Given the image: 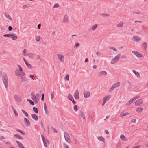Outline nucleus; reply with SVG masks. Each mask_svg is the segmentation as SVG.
Returning a JSON list of instances; mask_svg holds the SVG:
<instances>
[{"label":"nucleus","instance_id":"obj_45","mask_svg":"<svg viewBox=\"0 0 148 148\" xmlns=\"http://www.w3.org/2000/svg\"><path fill=\"white\" fill-rule=\"evenodd\" d=\"M31 99L33 101L37 99V97H36V96H35V95L33 96L32 97Z\"/></svg>","mask_w":148,"mask_h":148},{"label":"nucleus","instance_id":"obj_56","mask_svg":"<svg viewBox=\"0 0 148 148\" xmlns=\"http://www.w3.org/2000/svg\"><path fill=\"white\" fill-rule=\"evenodd\" d=\"M126 81H127V83L128 84L129 86H130V84H131V82H130V80H129V79H128V80H127Z\"/></svg>","mask_w":148,"mask_h":148},{"label":"nucleus","instance_id":"obj_34","mask_svg":"<svg viewBox=\"0 0 148 148\" xmlns=\"http://www.w3.org/2000/svg\"><path fill=\"white\" fill-rule=\"evenodd\" d=\"M25 64L29 68H32V65L28 63L27 62H25Z\"/></svg>","mask_w":148,"mask_h":148},{"label":"nucleus","instance_id":"obj_39","mask_svg":"<svg viewBox=\"0 0 148 148\" xmlns=\"http://www.w3.org/2000/svg\"><path fill=\"white\" fill-rule=\"evenodd\" d=\"M140 97V96L139 95H137V96H135V97H134L132 99H133V100L134 101L136 99H137L138 98H139Z\"/></svg>","mask_w":148,"mask_h":148},{"label":"nucleus","instance_id":"obj_14","mask_svg":"<svg viewBox=\"0 0 148 148\" xmlns=\"http://www.w3.org/2000/svg\"><path fill=\"white\" fill-rule=\"evenodd\" d=\"M11 36L12 39L14 40H16L18 38V37L15 34H11Z\"/></svg>","mask_w":148,"mask_h":148},{"label":"nucleus","instance_id":"obj_4","mask_svg":"<svg viewBox=\"0 0 148 148\" xmlns=\"http://www.w3.org/2000/svg\"><path fill=\"white\" fill-rule=\"evenodd\" d=\"M132 52L137 57L141 58L143 56V55L139 52L133 51H132Z\"/></svg>","mask_w":148,"mask_h":148},{"label":"nucleus","instance_id":"obj_53","mask_svg":"<svg viewBox=\"0 0 148 148\" xmlns=\"http://www.w3.org/2000/svg\"><path fill=\"white\" fill-rule=\"evenodd\" d=\"M44 93H43L42 94V97L41 98V100L42 101H43L44 100Z\"/></svg>","mask_w":148,"mask_h":148},{"label":"nucleus","instance_id":"obj_5","mask_svg":"<svg viewBox=\"0 0 148 148\" xmlns=\"http://www.w3.org/2000/svg\"><path fill=\"white\" fill-rule=\"evenodd\" d=\"M57 56L60 61L62 62H63L64 58V56L61 54H57Z\"/></svg>","mask_w":148,"mask_h":148},{"label":"nucleus","instance_id":"obj_38","mask_svg":"<svg viewBox=\"0 0 148 148\" xmlns=\"http://www.w3.org/2000/svg\"><path fill=\"white\" fill-rule=\"evenodd\" d=\"M11 34H5L3 35V36L4 37H11Z\"/></svg>","mask_w":148,"mask_h":148},{"label":"nucleus","instance_id":"obj_62","mask_svg":"<svg viewBox=\"0 0 148 148\" xmlns=\"http://www.w3.org/2000/svg\"><path fill=\"white\" fill-rule=\"evenodd\" d=\"M15 130L16 131H17V132H20V133H21V132H22V131L21 130H18V129L17 128H15Z\"/></svg>","mask_w":148,"mask_h":148},{"label":"nucleus","instance_id":"obj_8","mask_svg":"<svg viewBox=\"0 0 148 148\" xmlns=\"http://www.w3.org/2000/svg\"><path fill=\"white\" fill-rule=\"evenodd\" d=\"M14 97L15 100L17 101L18 102H21V99L19 95H14Z\"/></svg>","mask_w":148,"mask_h":148},{"label":"nucleus","instance_id":"obj_18","mask_svg":"<svg viewBox=\"0 0 148 148\" xmlns=\"http://www.w3.org/2000/svg\"><path fill=\"white\" fill-rule=\"evenodd\" d=\"M132 71L137 76V77L139 78H140L141 77L140 76V75L138 72L136 71L135 70H133Z\"/></svg>","mask_w":148,"mask_h":148},{"label":"nucleus","instance_id":"obj_15","mask_svg":"<svg viewBox=\"0 0 148 148\" xmlns=\"http://www.w3.org/2000/svg\"><path fill=\"white\" fill-rule=\"evenodd\" d=\"M90 93L89 92L87 91L84 92V95L85 98L88 97L90 95Z\"/></svg>","mask_w":148,"mask_h":148},{"label":"nucleus","instance_id":"obj_44","mask_svg":"<svg viewBox=\"0 0 148 148\" xmlns=\"http://www.w3.org/2000/svg\"><path fill=\"white\" fill-rule=\"evenodd\" d=\"M77 107V106L76 105H75L74 106L73 109H74V110L75 112H77L78 110Z\"/></svg>","mask_w":148,"mask_h":148},{"label":"nucleus","instance_id":"obj_20","mask_svg":"<svg viewBox=\"0 0 148 148\" xmlns=\"http://www.w3.org/2000/svg\"><path fill=\"white\" fill-rule=\"evenodd\" d=\"M120 138L123 141H127L126 137L124 135L122 134L120 136Z\"/></svg>","mask_w":148,"mask_h":148},{"label":"nucleus","instance_id":"obj_60","mask_svg":"<svg viewBox=\"0 0 148 148\" xmlns=\"http://www.w3.org/2000/svg\"><path fill=\"white\" fill-rule=\"evenodd\" d=\"M134 12L136 14H142L141 13V12L140 11H138V12H136L135 11H134Z\"/></svg>","mask_w":148,"mask_h":148},{"label":"nucleus","instance_id":"obj_32","mask_svg":"<svg viewBox=\"0 0 148 148\" xmlns=\"http://www.w3.org/2000/svg\"><path fill=\"white\" fill-rule=\"evenodd\" d=\"M21 110L26 117H28V116L29 115L28 113L22 109Z\"/></svg>","mask_w":148,"mask_h":148},{"label":"nucleus","instance_id":"obj_46","mask_svg":"<svg viewBox=\"0 0 148 148\" xmlns=\"http://www.w3.org/2000/svg\"><path fill=\"white\" fill-rule=\"evenodd\" d=\"M115 88L114 86L112 85V86L110 88V91H112Z\"/></svg>","mask_w":148,"mask_h":148},{"label":"nucleus","instance_id":"obj_30","mask_svg":"<svg viewBox=\"0 0 148 148\" xmlns=\"http://www.w3.org/2000/svg\"><path fill=\"white\" fill-rule=\"evenodd\" d=\"M98 140L100 141L104 142L105 140L104 138L101 136L98 137Z\"/></svg>","mask_w":148,"mask_h":148},{"label":"nucleus","instance_id":"obj_25","mask_svg":"<svg viewBox=\"0 0 148 148\" xmlns=\"http://www.w3.org/2000/svg\"><path fill=\"white\" fill-rule=\"evenodd\" d=\"M113 85L116 88L117 87H119L120 86V83L119 82H116L113 84Z\"/></svg>","mask_w":148,"mask_h":148},{"label":"nucleus","instance_id":"obj_9","mask_svg":"<svg viewBox=\"0 0 148 148\" xmlns=\"http://www.w3.org/2000/svg\"><path fill=\"white\" fill-rule=\"evenodd\" d=\"M64 135L65 140L67 142H69L68 140L70 138L69 134L67 132H65L64 133Z\"/></svg>","mask_w":148,"mask_h":148},{"label":"nucleus","instance_id":"obj_26","mask_svg":"<svg viewBox=\"0 0 148 148\" xmlns=\"http://www.w3.org/2000/svg\"><path fill=\"white\" fill-rule=\"evenodd\" d=\"M143 110V108L141 107H139L136 109V111L138 112H141Z\"/></svg>","mask_w":148,"mask_h":148},{"label":"nucleus","instance_id":"obj_40","mask_svg":"<svg viewBox=\"0 0 148 148\" xmlns=\"http://www.w3.org/2000/svg\"><path fill=\"white\" fill-rule=\"evenodd\" d=\"M140 97V96L139 95H137V96H135V97H134L132 99H133V100L134 101L136 99H137L138 98H139Z\"/></svg>","mask_w":148,"mask_h":148},{"label":"nucleus","instance_id":"obj_47","mask_svg":"<svg viewBox=\"0 0 148 148\" xmlns=\"http://www.w3.org/2000/svg\"><path fill=\"white\" fill-rule=\"evenodd\" d=\"M13 111L15 114V117H17L18 116V114L17 112L14 109L13 110Z\"/></svg>","mask_w":148,"mask_h":148},{"label":"nucleus","instance_id":"obj_54","mask_svg":"<svg viewBox=\"0 0 148 148\" xmlns=\"http://www.w3.org/2000/svg\"><path fill=\"white\" fill-rule=\"evenodd\" d=\"M64 148H70L69 147V146H68V145L65 143H64Z\"/></svg>","mask_w":148,"mask_h":148},{"label":"nucleus","instance_id":"obj_27","mask_svg":"<svg viewBox=\"0 0 148 148\" xmlns=\"http://www.w3.org/2000/svg\"><path fill=\"white\" fill-rule=\"evenodd\" d=\"M147 45V43L145 42L144 43H143L142 45V47H143L145 50L146 49Z\"/></svg>","mask_w":148,"mask_h":148},{"label":"nucleus","instance_id":"obj_10","mask_svg":"<svg viewBox=\"0 0 148 148\" xmlns=\"http://www.w3.org/2000/svg\"><path fill=\"white\" fill-rule=\"evenodd\" d=\"M24 121L25 125L27 127H29L30 125V123L29 120L26 118H24Z\"/></svg>","mask_w":148,"mask_h":148},{"label":"nucleus","instance_id":"obj_1","mask_svg":"<svg viewBox=\"0 0 148 148\" xmlns=\"http://www.w3.org/2000/svg\"><path fill=\"white\" fill-rule=\"evenodd\" d=\"M2 79L3 82L6 88H7L8 85V78L7 75L5 73H3L2 76Z\"/></svg>","mask_w":148,"mask_h":148},{"label":"nucleus","instance_id":"obj_36","mask_svg":"<svg viewBox=\"0 0 148 148\" xmlns=\"http://www.w3.org/2000/svg\"><path fill=\"white\" fill-rule=\"evenodd\" d=\"M69 99L71 101H72L73 99L72 96L71 94H69L68 96Z\"/></svg>","mask_w":148,"mask_h":148},{"label":"nucleus","instance_id":"obj_16","mask_svg":"<svg viewBox=\"0 0 148 148\" xmlns=\"http://www.w3.org/2000/svg\"><path fill=\"white\" fill-rule=\"evenodd\" d=\"M63 21V22L65 23L68 22L69 19L68 17V16L66 15H64V17Z\"/></svg>","mask_w":148,"mask_h":148},{"label":"nucleus","instance_id":"obj_35","mask_svg":"<svg viewBox=\"0 0 148 148\" xmlns=\"http://www.w3.org/2000/svg\"><path fill=\"white\" fill-rule=\"evenodd\" d=\"M123 22L120 23L117 25V26L118 27H122L123 26Z\"/></svg>","mask_w":148,"mask_h":148},{"label":"nucleus","instance_id":"obj_41","mask_svg":"<svg viewBox=\"0 0 148 148\" xmlns=\"http://www.w3.org/2000/svg\"><path fill=\"white\" fill-rule=\"evenodd\" d=\"M36 40L37 42H38L40 40V36H38L36 37Z\"/></svg>","mask_w":148,"mask_h":148},{"label":"nucleus","instance_id":"obj_58","mask_svg":"<svg viewBox=\"0 0 148 148\" xmlns=\"http://www.w3.org/2000/svg\"><path fill=\"white\" fill-rule=\"evenodd\" d=\"M141 147L140 145H138L134 147L133 148H140Z\"/></svg>","mask_w":148,"mask_h":148},{"label":"nucleus","instance_id":"obj_6","mask_svg":"<svg viewBox=\"0 0 148 148\" xmlns=\"http://www.w3.org/2000/svg\"><path fill=\"white\" fill-rule=\"evenodd\" d=\"M107 72L105 71H103L99 72L98 73V76L100 77L102 75H106L107 74Z\"/></svg>","mask_w":148,"mask_h":148},{"label":"nucleus","instance_id":"obj_11","mask_svg":"<svg viewBox=\"0 0 148 148\" xmlns=\"http://www.w3.org/2000/svg\"><path fill=\"white\" fill-rule=\"evenodd\" d=\"M143 102L142 100L140 99L136 101L135 104L136 106H139L143 104Z\"/></svg>","mask_w":148,"mask_h":148},{"label":"nucleus","instance_id":"obj_17","mask_svg":"<svg viewBox=\"0 0 148 148\" xmlns=\"http://www.w3.org/2000/svg\"><path fill=\"white\" fill-rule=\"evenodd\" d=\"M31 116L32 118L35 121L38 120V117L36 114H31Z\"/></svg>","mask_w":148,"mask_h":148},{"label":"nucleus","instance_id":"obj_33","mask_svg":"<svg viewBox=\"0 0 148 148\" xmlns=\"http://www.w3.org/2000/svg\"><path fill=\"white\" fill-rule=\"evenodd\" d=\"M97 28V24H95L92 27V29L94 31Z\"/></svg>","mask_w":148,"mask_h":148},{"label":"nucleus","instance_id":"obj_50","mask_svg":"<svg viewBox=\"0 0 148 148\" xmlns=\"http://www.w3.org/2000/svg\"><path fill=\"white\" fill-rule=\"evenodd\" d=\"M64 78L66 79L68 81L69 80V75L68 74H67L64 77Z\"/></svg>","mask_w":148,"mask_h":148},{"label":"nucleus","instance_id":"obj_37","mask_svg":"<svg viewBox=\"0 0 148 148\" xmlns=\"http://www.w3.org/2000/svg\"><path fill=\"white\" fill-rule=\"evenodd\" d=\"M21 81L23 82H25L26 81V78L24 77H21Z\"/></svg>","mask_w":148,"mask_h":148},{"label":"nucleus","instance_id":"obj_52","mask_svg":"<svg viewBox=\"0 0 148 148\" xmlns=\"http://www.w3.org/2000/svg\"><path fill=\"white\" fill-rule=\"evenodd\" d=\"M80 46V44L78 43H75V46L77 48V47H78Z\"/></svg>","mask_w":148,"mask_h":148},{"label":"nucleus","instance_id":"obj_42","mask_svg":"<svg viewBox=\"0 0 148 148\" xmlns=\"http://www.w3.org/2000/svg\"><path fill=\"white\" fill-rule=\"evenodd\" d=\"M52 130L53 132L55 133H57L58 132L57 130L54 128L53 127H51Z\"/></svg>","mask_w":148,"mask_h":148},{"label":"nucleus","instance_id":"obj_55","mask_svg":"<svg viewBox=\"0 0 148 148\" xmlns=\"http://www.w3.org/2000/svg\"><path fill=\"white\" fill-rule=\"evenodd\" d=\"M12 29V27L11 26H9L8 27V30L9 31H11Z\"/></svg>","mask_w":148,"mask_h":148},{"label":"nucleus","instance_id":"obj_29","mask_svg":"<svg viewBox=\"0 0 148 148\" xmlns=\"http://www.w3.org/2000/svg\"><path fill=\"white\" fill-rule=\"evenodd\" d=\"M33 110L34 112L37 114L38 112V108L36 107H34L33 108Z\"/></svg>","mask_w":148,"mask_h":148},{"label":"nucleus","instance_id":"obj_24","mask_svg":"<svg viewBox=\"0 0 148 148\" xmlns=\"http://www.w3.org/2000/svg\"><path fill=\"white\" fill-rule=\"evenodd\" d=\"M14 136L18 139H23V138L20 135L18 134H15L14 135Z\"/></svg>","mask_w":148,"mask_h":148},{"label":"nucleus","instance_id":"obj_64","mask_svg":"<svg viewBox=\"0 0 148 148\" xmlns=\"http://www.w3.org/2000/svg\"><path fill=\"white\" fill-rule=\"evenodd\" d=\"M132 121L133 123H135L136 122V120L135 119H132Z\"/></svg>","mask_w":148,"mask_h":148},{"label":"nucleus","instance_id":"obj_12","mask_svg":"<svg viewBox=\"0 0 148 148\" xmlns=\"http://www.w3.org/2000/svg\"><path fill=\"white\" fill-rule=\"evenodd\" d=\"M74 97L76 99H79V93L77 90H76L74 93Z\"/></svg>","mask_w":148,"mask_h":148},{"label":"nucleus","instance_id":"obj_7","mask_svg":"<svg viewBox=\"0 0 148 148\" xmlns=\"http://www.w3.org/2000/svg\"><path fill=\"white\" fill-rule=\"evenodd\" d=\"M141 38L138 36H134L132 38V40L135 42H138L140 41Z\"/></svg>","mask_w":148,"mask_h":148},{"label":"nucleus","instance_id":"obj_3","mask_svg":"<svg viewBox=\"0 0 148 148\" xmlns=\"http://www.w3.org/2000/svg\"><path fill=\"white\" fill-rule=\"evenodd\" d=\"M121 56V54L119 53L116 56H115L114 58L112 60L111 63L112 64H114L115 63L118 61L119 58Z\"/></svg>","mask_w":148,"mask_h":148},{"label":"nucleus","instance_id":"obj_23","mask_svg":"<svg viewBox=\"0 0 148 148\" xmlns=\"http://www.w3.org/2000/svg\"><path fill=\"white\" fill-rule=\"evenodd\" d=\"M27 56L30 58L33 59L34 57V54L32 53H29L27 54Z\"/></svg>","mask_w":148,"mask_h":148},{"label":"nucleus","instance_id":"obj_59","mask_svg":"<svg viewBox=\"0 0 148 148\" xmlns=\"http://www.w3.org/2000/svg\"><path fill=\"white\" fill-rule=\"evenodd\" d=\"M45 112L47 114H49V112L47 110V109H44Z\"/></svg>","mask_w":148,"mask_h":148},{"label":"nucleus","instance_id":"obj_2","mask_svg":"<svg viewBox=\"0 0 148 148\" xmlns=\"http://www.w3.org/2000/svg\"><path fill=\"white\" fill-rule=\"evenodd\" d=\"M23 69L21 67L19 68V69H17L15 71V75L19 77H23L25 75V73L22 72Z\"/></svg>","mask_w":148,"mask_h":148},{"label":"nucleus","instance_id":"obj_48","mask_svg":"<svg viewBox=\"0 0 148 148\" xmlns=\"http://www.w3.org/2000/svg\"><path fill=\"white\" fill-rule=\"evenodd\" d=\"M110 49L113 50L115 51H117V50L116 49L113 47H111L110 48Z\"/></svg>","mask_w":148,"mask_h":148},{"label":"nucleus","instance_id":"obj_28","mask_svg":"<svg viewBox=\"0 0 148 148\" xmlns=\"http://www.w3.org/2000/svg\"><path fill=\"white\" fill-rule=\"evenodd\" d=\"M133 100V99H130L129 101H128L126 103V105H130L134 101Z\"/></svg>","mask_w":148,"mask_h":148},{"label":"nucleus","instance_id":"obj_63","mask_svg":"<svg viewBox=\"0 0 148 148\" xmlns=\"http://www.w3.org/2000/svg\"><path fill=\"white\" fill-rule=\"evenodd\" d=\"M35 96H36L37 98V99H38V98L39 97H40V95L38 93L36 94V95Z\"/></svg>","mask_w":148,"mask_h":148},{"label":"nucleus","instance_id":"obj_22","mask_svg":"<svg viewBox=\"0 0 148 148\" xmlns=\"http://www.w3.org/2000/svg\"><path fill=\"white\" fill-rule=\"evenodd\" d=\"M4 15L8 19L10 20H12L11 17L10 16V15L7 13H5L4 14Z\"/></svg>","mask_w":148,"mask_h":148},{"label":"nucleus","instance_id":"obj_51","mask_svg":"<svg viewBox=\"0 0 148 148\" xmlns=\"http://www.w3.org/2000/svg\"><path fill=\"white\" fill-rule=\"evenodd\" d=\"M43 143L44 146L45 147H47V143L46 141H44L43 142Z\"/></svg>","mask_w":148,"mask_h":148},{"label":"nucleus","instance_id":"obj_61","mask_svg":"<svg viewBox=\"0 0 148 148\" xmlns=\"http://www.w3.org/2000/svg\"><path fill=\"white\" fill-rule=\"evenodd\" d=\"M15 130L16 131H17V132H20V133H21V132H22V131L21 130H18V129L17 128H15Z\"/></svg>","mask_w":148,"mask_h":148},{"label":"nucleus","instance_id":"obj_31","mask_svg":"<svg viewBox=\"0 0 148 148\" xmlns=\"http://www.w3.org/2000/svg\"><path fill=\"white\" fill-rule=\"evenodd\" d=\"M27 101L30 103V104L31 105H34V102L32 101V100L29 99H27Z\"/></svg>","mask_w":148,"mask_h":148},{"label":"nucleus","instance_id":"obj_21","mask_svg":"<svg viewBox=\"0 0 148 148\" xmlns=\"http://www.w3.org/2000/svg\"><path fill=\"white\" fill-rule=\"evenodd\" d=\"M80 116L82 117L83 119H85V115L83 112L81 111L80 112Z\"/></svg>","mask_w":148,"mask_h":148},{"label":"nucleus","instance_id":"obj_19","mask_svg":"<svg viewBox=\"0 0 148 148\" xmlns=\"http://www.w3.org/2000/svg\"><path fill=\"white\" fill-rule=\"evenodd\" d=\"M16 143L18 144V146L20 148H22L24 147L22 143L18 141H16Z\"/></svg>","mask_w":148,"mask_h":148},{"label":"nucleus","instance_id":"obj_49","mask_svg":"<svg viewBox=\"0 0 148 148\" xmlns=\"http://www.w3.org/2000/svg\"><path fill=\"white\" fill-rule=\"evenodd\" d=\"M59 6V5L58 3H56L54 5L53 7L54 8H57Z\"/></svg>","mask_w":148,"mask_h":148},{"label":"nucleus","instance_id":"obj_43","mask_svg":"<svg viewBox=\"0 0 148 148\" xmlns=\"http://www.w3.org/2000/svg\"><path fill=\"white\" fill-rule=\"evenodd\" d=\"M101 15L102 16H103L104 17L109 16L108 14L106 13H101Z\"/></svg>","mask_w":148,"mask_h":148},{"label":"nucleus","instance_id":"obj_57","mask_svg":"<svg viewBox=\"0 0 148 148\" xmlns=\"http://www.w3.org/2000/svg\"><path fill=\"white\" fill-rule=\"evenodd\" d=\"M30 77L32 78L33 80H34V75H30Z\"/></svg>","mask_w":148,"mask_h":148},{"label":"nucleus","instance_id":"obj_13","mask_svg":"<svg viewBox=\"0 0 148 148\" xmlns=\"http://www.w3.org/2000/svg\"><path fill=\"white\" fill-rule=\"evenodd\" d=\"M111 95H107L103 98V100L106 102H107L111 98Z\"/></svg>","mask_w":148,"mask_h":148}]
</instances>
